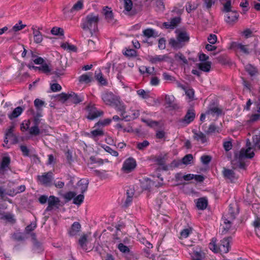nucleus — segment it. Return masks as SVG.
<instances>
[{"mask_svg": "<svg viewBox=\"0 0 260 260\" xmlns=\"http://www.w3.org/2000/svg\"><path fill=\"white\" fill-rule=\"evenodd\" d=\"M251 144L249 140L247 141L246 148H243L241 149L239 154H236L234 159L232 161V164L236 167L242 169H245V163L244 160L245 158H252L254 156V148L251 146Z\"/></svg>", "mask_w": 260, "mask_h": 260, "instance_id": "nucleus-1", "label": "nucleus"}, {"mask_svg": "<svg viewBox=\"0 0 260 260\" xmlns=\"http://www.w3.org/2000/svg\"><path fill=\"white\" fill-rule=\"evenodd\" d=\"M100 18L98 14L90 13L82 19L81 27L84 31H89L91 36L98 31V25Z\"/></svg>", "mask_w": 260, "mask_h": 260, "instance_id": "nucleus-2", "label": "nucleus"}, {"mask_svg": "<svg viewBox=\"0 0 260 260\" xmlns=\"http://www.w3.org/2000/svg\"><path fill=\"white\" fill-rule=\"evenodd\" d=\"M216 239L212 238L209 244V248L215 253L220 252L221 254L227 253L230 250L231 243L232 241L231 237L224 238L220 241L217 246L216 244Z\"/></svg>", "mask_w": 260, "mask_h": 260, "instance_id": "nucleus-3", "label": "nucleus"}, {"mask_svg": "<svg viewBox=\"0 0 260 260\" xmlns=\"http://www.w3.org/2000/svg\"><path fill=\"white\" fill-rule=\"evenodd\" d=\"M189 36L186 31H180L178 32L176 39L171 38L169 41V44L174 49L178 50L188 43L189 41Z\"/></svg>", "mask_w": 260, "mask_h": 260, "instance_id": "nucleus-4", "label": "nucleus"}, {"mask_svg": "<svg viewBox=\"0 0 260 260\" xmlns=\"http://www.w3.org/2000/svg\"><path fill=\"white\" fill-rule=\"evenodd\" d=\"M53 174L51 171L44 173L41 175L37 176L38 182L46 187H50L53 185Z\"/></svg>", "mask_w": 260, "mask_h": 260, "instance_id": "nucleus-5", "label": "nucleus"}, {"mask_svg": "<svg viewBox=\"0 0 260 260\" xmlns=\"http://www.w3.org/2000/svg\"><path fill=\"white\" fill-rule=\"evenodd\" d=\"M196 117V112L194 109L191 108L187 110L183 118L178 121L181 126L185 127L192 122Z\"/></svg>", "mask_w": 260, "mask_h": 260, "instance_id": "nucleus-6", "label": "nucleus"}, {"mask_svg": "<svg viewBox=\"0 0 260 260\" xmlns=\"http://www.w3.org/2000/svg\"><path fill=\"white\" fill-rule=\"evenodd\" d=\"M136 166V159L132 157H129L124 161L121 170L125 173H129L134 170Z\"/></svg>", "mask_w": 260, "mask_h": 260, "instance_id": "nucleus-7", "label": "nucleus"}, {"mask_svg": "<svg viewBox=\"0 0 260 260\" xmlns=\"http://www.w3.org/2000/svg\"><path fill=\"white\" fill-rule=\"evenodd\" d=\"M102 99L106 105L112 106L118 103L119 98L112 92L106 91L102 93Z\"/></svg>", "mask_w": 260, "mask_h": 260, "instance_id": "nucleus-8", "label": "nucleus"}, {"mask_svg": "<svg viewBox=\"0 0 260 260\" xmlns=\"http://www.w3.org/2000/svg\"><path fill=\"white\" fill-rule=\"evenodd\" d=\"M86 109L88 111V115L86 116V118L90 120H92L103 114V112L98 110L94 105H88L86 107Z\"/></svg>", "mask_w": 260, "mask_h": 260, "instance_id": "nucleus-9", "label": "nucleus"}, {"mask_svg": "<svg viewBox=\"0 0 260 260\" xmlns=\"http://www.w3.org/2000/svg\"><path fill=\"white\" fill-rule=\"evenodd\" d=\"M224 20L230 25H234L238 20L239 15L236 11H230L225 13Z\"/></svg>", "mask_w": 260, "mask_h": 260, "instance_id": "nucleus-10", "label": "nucleus"}, {"mask_svg": "<svg viewBox=\"0 0 260 260\" xmlns=\"http://www.w3.org/2000/svg\"><path fill=\"white\" fill-rule=\"evenodd\" d=\"M168 156L167 154L159 155L156 156L154 159V162L158 166H160V169L164 171H168V167L166 164V162L167 160Z\"/></svg>", "mask_w": 260, "mask_h": 260, "instance_id": "nucleus-11", "label": "nucleus"}, {"mask_svg": "<svg viewBox=\"0 0 260 260\" xmlns=\"http://www.w3.org/2000/svg\"><path fill=\"white\" fill-rule=\"evenodd\" d=\"M103 13L105 16V18L107 22L113 25L115 22V20L114 18L113 13L111 9L108 7H105L103 10Z\"/></svg>", "mask_w": 260, "mask_h": 260, "instance_id": "nucleus-12", "label": "nucleus"}, {"mask_svg": "<svg viewBox=\"0 0 260 260\" xmlns=\"http://www.w3.org/2000/svg\"><path fill=\"white\" fill-rule=\"evenodd\" d=\"M11 158L9 156H5L2 157L0 165V174H4L6 171L10 169Z\"/></svg>", "mask_w": 260, "mask_h": 260, "instance_id": "nucleus-13", "label": "nucleus"}, {"mask_svg": "<svg viewBox=\"0 0 260 260\" xmlns=\"http://www.w3.org/2000/svg\"><path fill=\"white\" fill-rule=\"evenodd\" d=\"M181 17H175L171 19L170 21L166 22L163 23V26L167 29H174L175 28L180 22Z\"/></svg>", "mask_w": 260, "mask_h": 260, "instance_id": "nucleus-14", "label": "nucleus"}, {"mask_svg": "<svg viewBox=\"0 0 260 260\" xmlns=\"http://www.w3.org/2000/svg\"><path fill=\"white\" fill-rule=\"evenodd\" d=\"M231 48L235 51L240 50L245 54H248L249 53V50L246 45H244L237 42H233L231 43Z\"/></svg>", "mask_w": 260, "mask_h": 260, "instance_id": "nucleus-15", "label": "nucleus"}, {"mask_svg": "<svg viewBox=\"0 0 260 260\" xmlns=\"http://www.w3.org/2000/svg\"><path fill=\"white\" fill-rule=\"evenodd\" d=\"M223 224L221 225V234H225L231 229L233 220L228 219L225 216L222 217Z\"/></svg>", "mask_w": 260, "mask_h": 260, "instance_id": "nucleus-16", "label": "nucleus"}, {"mask_svg": "<svg viewBox=\"0 0 260 260\" xmlns=\"http://www.w3.org/2000/svg\"><path fill=\"white\" fill-rule=\"evenodd\" d=\"M222 110L217 106H210L208 110L206 112L207 115H211L212 116L219 117L222 114Z\"/></svg>", "mask_w": 260, "mask_h": 260, "instance_id": "nucleus-17", "label": "nucleus"}, {"mask_svg": "<svg viewBox=\"0 0 260 260\" xmlns=\"http://www.w3.org/2000/svg\"><path fill=\"white\" fill-rule=\"evenodd\" d=\"M81 228V226L79 222H74L69 230L68 234L70 236H75L80 231Z\"/></svg>", "mask_w": 260, "mask_h": 260, "instance_id": "nucleus-18", "label": "nucleus"}, {"mask_svg": "<svg viewBox=\"0 0 260 260\" xmlns=\"http://www.w3.org/2000/svg\"><path fill=\"white\" fill-rule=\"evenodd\" d=\"M124 10L127 12H131V15H133L137 13L135 7L133 6L132 0H124Z\"/></svg>", "mask_w": 260, "mask_h": 260, "instance_id": "nucleus-19", "label": "nucleus"}, {"mask_svg": "<svg viewBox=\"0 0 260 260\" xmlns=\"http://www.w3.org/2000/svg\"><path fill=\"white\" fill-rule=\"evenodd\" d=\"M167 55H155L152 56L149 55L148 56V60L152 64H155L157 62H160L166 60L167 58H168Z\"/></svg>", "mask_w": 260, "mask_h": 260, "instance_id": "nucleus-20", "label": "nucleus"}, {"mask_svg": "<svg viewBox=\"0 0 260 260\" xmlns=\"http://www.w3.org/2000/svg\"><path fill=\"white\" fill-rule=\"evenodd\" d=\"M223 175L225 179L229 180L231 182L237 180L234 172L230 169L224 168Z\"/></svg>", "mask_w": 260, "mask_h": 260, "instance_id": "nucleus-21", "label": "nucleus"}, {"mask_svg": "<svg viewBox=\"0 0 260 260\" xmlns=\"http://www.w3.org/2000/svg\"><path fill=\"white\" fill-rule=\"evenodd\" d=\"M31 29L33 30L34 42L37 44L41 43L43 41V37L40 31V28L36 26H32Z\"/></svg>", "mask_w": 260, "mask_h": 260, "instance_id": "nucleus-22", "label": "nucleus"}, {"mask_svg": "<svg viewBox=\"0 0 260 260\" xmlns=\"http://www.w3.org/2000/svg\"><path fill=\"white\" fill-rule=\"evenodd\" d=\"M88 180L86 179H82L80 180L77 184V189H79L80 192L83 194L88 188Z\"/></svg>", "mask_w": 260, "mask_h": 260, "instance_id": "nucleus-23", "label": "nucleus"}, {"mask_svg": "<svg viewBox=\"0 0 260 260\" xmlns=\"http://www.w3.org/2000/svg\"><path fill=\"white\" fill-rule=\"evenodd\" d=\"M87 135L89 138L96 141L99 137H103L104 135V132L102 128H98L91 131Z\"/></svg>", "mask_w": 260, "mask_h": 260, "instance_id": "nucleus-24", "label": "nucleus"}, {"mask_svg": "<svg viewBox=\"0 0 260 260\" xmlns=\"http://www.w3.org/2000/svg\"><path fill=\"white\" fill-rule=\"evenodd\" d=\"M69 95V100L74 104H78L84 100V96L81 94L78 95L74 92H71Z\"/></svg>", "mask_w": 260, "mask_h": 260, "instance_id": "nucleus-25", "label": "nucleus"}, {"mask_svg": "<svg viewBox=\"0 0 260 260\" xmlns=\"http://www.w3.org/2000/svg\"><path fill=\"white\" fill-rule=\"evenodd\" d=\"M193 138L197 141H200L202 143H205L207 141L206 135L202 132L193 131Z\"/></svg>", "mask_w": 260, "mask_h": 260, "instance_id": "nucleus-26", "label": "nucleus"}, {"mask_svg": "<svg viewBox=\"0 0 260 260\" xmlns=\"http://www.w3.org/2000/svg\"><path fill=\"white\" fill-rule=\"evenodd\" d=\"M112 106H115L116 109L121 113V116L124 119V117L126 116L125 115L126 107L123 103L120 101L119 99L118 100V103L116 104H113Z\"/></svg>", "mask_w": 260, "mask_h": 260, "instance_id": "nucleus-27", "label": "nucleus"}, {"mask_svg": "<svg viewBox=\"0 0 260 260\" xmlns=\"http://www.w3.org/2000/svg\"><path fill=\"white\" fill-rule=\"evenodd\" d=\"M196 205L199 209L204 210L208 205V201L205 198H199L198 199Z\"/></svg>", "mask_w": 260, "mask_h": 260, "instance_id": "nucleus-28", "label": "nucleus"}, {"mask_svg": "<svg viewBox=\"0 0 260 260\" xmlns=\"http://www.w3.org/2000/svg\"><path fill=\"white\" fill-rule=\"evenodd\" d=\"M23 111V109L21 107H17L14 109L12 112L8 115L10 119L12 120L18 117Z\"/></svg>", "mask_w": 260, "mask_h": 260, "instance_id": "nucleus-29", "label": "nucleus"}, {"mask_svg": "<svg viewBox=\"0 0 260 260\" xmlns=\"http://www.w3.org/2000/svg\"><path fill=\"white\" fill-rule=\"evenodd\" d=\"M180 87L185 90V94L190 101L194 100V91L192 88H186L184 85H181Z\"/></svg>", "mask_w": 260, "mask_h": 260, "instance_id": "nucleus-30", "label": "nucleus"}, {"mask_svg": "<svg viewBox=\"0 0 260 260\" xmlns=\"http://www.w3.org/2000/svg\"><path fill=\"white\" fill-rule=\"evenodd\" d=\"M92 73H88L82 75L79 77V82L84 83H89L91 81Z\"/></svg>", "mask_w": 260, "mask_h": 260, "instance_id": "nucleus-31", "label": "nucleus"}, {"mask_svg": "<svg viewBox=\"0 0 260 260\" xmlns=\"http://www.w3.org/2000/svg\"><path fill=\"white\" fill-rule=\"evenodd\" d=\"M130 115H126L124 119L126 121H130L133 119H136L140 115V111L138 110H131Z\"/></svg>", "mask_w": 260, "mask_h": 260, "instance_id": "nucleus-32", "label": "nucleus"}, {"mask_svg": "<svg viewBox=\"0 0 260 260\" xmlns=\"http://www.w3.org/2000/svg\"><path fill=\"white\" fill-rule=\"evenodd\" d=\"M144 36L147 38L156 37L158 36V33L155 32V30L152 28H147L143 31Z\"/></svg>", "mask_w": 260, "mask_h": 260, "instance_id": "nucleus-33", "label": "nucleus"}, {"mask_svg": "<svg viewBox=\"0 0 260 260\" xmlns=\"http://www.w3.org/2000/svg\"><path fill=\"white\" fill-rule=\"evenodd\" d=\"M211 63L209 61L200 63L199 64V68L202 71L208 72L211 69Z\"/></svg>", "mask_w": 260, "mask_h": 260, "instance_id": "nucleus-34", "label": "nucleus"}, {"mask_svg": "<svg viewBox=\"0 0 260 260\" xmlns=\"http://www.w3.org/2000/svg\"><path fill=\"white\" fill-rule=\"evenodd\" d=\"M217 60L222 64H230L231 62L230 58L226 55H221L217 57Z\"/></svg>", "mask_w": 260, "mask_h": 260, "instance_id": "nucleus-35", "label": "nucleus"}, {"mask_svg": "<svg viewBox=\"0 0 260 260\" xmlns=\"http://www.w3.org/2000/svg\"><path fill=\"white\" fill-rule=\"evenodd\" d=\"M87 242V237L86 235H82L79 239L78 243L80 247L85 250H87L86 243Z\"/></svg>", "mask_w": 260, "mask_h": 260, "instance_id": "nucleus-36", "label": "nucleus"}, {"mask_svg": "<svg viewBox=\"0 0 260 260\" xmlns=\"http://www.w3.org/2000/svg\"><path fill=\"white\" fill-rule=\"evenodd\" d=\"M236 213L235 212L234 209L232 206V205L230 204L229 207L228 214L224 215L223 216H225L228 219L233 220L236 217Z\"/></svg>", "mask_w": 260, "mask_h": 260, "instance_id": "nucleus-37", "label": "nucleus"}, {"mask_svg": "<svg viewBox=\"0 0 260 260\" xmlns=\"http://www.w3.org/2000/svg\"><path fill=\"white\" fill-rule=\"evenodd\" d=\"M32 68L42 71L43 73L46 74H48L50 72L49 66L46 63H43L40 67L32 66Z\"/></svg>", "mask_w": 260, "mask_h": 260, "instance_id": "nucleus-38", "label": "nucleus"}, {"mask_svg": "<svg viewBox=\"0 0 260 260\" xmlns=\"http://www.w3.org/2000/svg\"><path fill=\"white\" fill-rule=\"evenodd\" d=\"M245 70L251 76H254L257 73L256 68L251 64L245 66Z\"/></svg>", "mask_w": 260, "mask_h": 260, "instance_id": "nucleus-39", "label": "nucleus"}, {"mask_svg": "<svg viewBox=\"0 0 260 260\" xmlns=\"http://www.w3.org/2000/svg\"><path fill=\"white\" fill-rule=\"evenodd\" d=\"M95 75L96 79L101 83V85H106L107 84L106 79L103 77V76L100 71L98 73L96 71Z\"/></svg>", "mask_w": 260, "mask_h": 260, "instance_id": "nucleus-40", "label": "nucleus"}, {"mask_svg": "<svg viewBox=\"0 0 260 260\" xmlns=\"http://www.w3.org/2000/svg\"><path fill=\"white\" fill-rule=\"evenodd\" d=\"M223 5V12L226 13L232 11L231 10V0H220Z\"/></svg>", "mask_w": 260, "mask_h": 260, "instance_id": "nucleus-41", "label": "nucleus"}, {"mask_svg": "<svg viewBox=\"0 0 260 260\" xmlns=\"http://www.w3.org/2000/svg\"><path fill=\"white\" fill-rule=\"evenodd\" d=\"M41 131L39 129V126L34 125L30 127L29 130V134L32 136H37L40 135Z\"/></svg>", "mask_w": 260, "mask_h": 260, "instance_id": "nucleus-42", "label": "nucleus"}, {"mask_svg": "<svg viewBox=\"0 0 260 260\" xmlns=\"http://www.w3.org/2000/svg\"><path fill=\"white\" fill-rule=\"evenodd\" d=\"M48 201L50 206H55L60 202L59 199L54 196H50Z\"/></svg>", "mask_w": 260, "mask_h": 260, "instance_id": "nucleus-43", "label": "nucleus"}, {"mask_svg": "<svg viewBox=\"0 0 260 260\" xmlns=\"http://www.w3.org/2000/svg\"><path fill=\"white\" fill-rule=\"evenodd\" d=\"M192 232V228L189 227L188 228L183 229L180 232V238H186Z\"/></svg>", "mask_w": 260, "mask_h": 260, "instance_id": "nucleus-44", "label": "nucleus"}, {"mask_svg": "<svg viewBox=\"0 0 260 260\" xmlns=\"http://www.w3.org/2000/svg\"><path fill=\"white\" fill-rule=\"evenodd\" d=\"M51 33L53 35L62 36L64 35L63 29L60 27H53L51 30Z\"/></svg>", "mask_w": 260, "mask_h": 260, "instance_id": "nucleus-45", "label": "nucleus"}, {"mask_svg": "<svg viewBox=\"0 0 260 260\" xmlns=\"http://www.w3.org/2000/svg\"><path fill=\"white\" fill-rule=\"evenodd\" d=\"M204 253L202 252L194 251L192 255V260H203Z\"/></svg>", "mask_w": 260, "mask_h": 260, "instance_id": "nucleus-46", "label": "nucleus"}, {"mask_svg": "<svg viewBox=\"0 0 260 260\" xmlns=\"http://www.w3.org/2000/svg\"><path fill=\"white\" fill-rule=\"evenodd\" d=\"M149 145V142L147 140H144L142 142L137 143L136 148L140 150H143Z\"/></svg>", "mask_w": 260, "mask_h": 260, "instance_id": "nucleus-47", "label": "nucleus"}, {"mask_svg": "<svg viewBox=\"0 0 260 260\" xmlns=\"http://www.w3.org/2000/svg\"><path fill=\"white\" fill-rule=\"evenodd\" d=\"M84 196L82 193L78 195L77 197H75L73 200V203L77 205H81L84 200Z\"/></svg>", "mask_w": 260, "mask_h": 260, "instance_id": "nucleus-48", "label": "nucleus"}, {"mask_svg": "<svg viewBox=\"0 0 260 260\" xmlns=\"http://www.w3.org/2000/svg\"><path fill=\"white\" fill-rule=\"evenodd\" d=\"M193 160V156L191 154H188L185 155L182 159V164L185 165H188L191 163Z\"/></svg>", "mask_w": 260, "mask_h": 260, "instance_id": "nucleus-49", "label": "nucleus"}, {"mask_svg": "<svg viewBox=\"0 0 260 260\" xmlns=\"http://www.w3.org/2000/svg\"><path fill=\"white\" fill-rule=\"evenodd\" d=\"M111 120L110 119H109V118L105 119L103 120H100L99 122H98L97 123H96L94 127H96V126L100 127L101 126H104L109 125L111 123Z\"/></svg>", "mask_w": 260, "mask_h": 260, "instance_id": "nucleus-50", "label": "nucleus"}, {"mask_svg": "<svg viewBox=\"0 0 260 260\" xmlns=\"http://www.w3.org/2000/svg\"><path fill=\"white\" fill-rule=\"evenodd\" d=\"M117 248L120 252L126 254L130 252L129 248L122 243H119L118 245Z\"/></svg>", "mask_w": 260, "mask_h": 260, "instance_id": "nucleus-51", "label": "nucleus"}, {"mask_svg": "<svg viewBox=\"0 0 260 260\" xmlns=\"http://www.w3.org/2000/svg\"><path fill=\"white\" fill-rule=\"evenodd\" d=\"M30 121L29 120L24 121L22 122L20 126V129L22 131H26L29 130Z\"/></svg>", "mask_w": 260, "mask_h": 260, "instance_id": "nucleus-52", "label": "nucleus"}, {"mask_svg": "<svg viewBox=\"0 0 260 260\" xmlns=\"http://www.w3.org/2000/svg\"><path fill=\"white\" fill-rule=\"evenodd\" d=\"M89 159L92 164H98L99 165H101L104 164L103 159L100 158H96L94 156H90Z\"/></svg>", "mask_w": 260, "mask_h": 260, "instance_id": "nucleus-53", "label": "nucleus"}, {"mask_svg": "<svg viewBox=\"0 0 260 260\" xmlns=\"http://www.w3.org/2000/svg\"><path fill=\"white\" fill-rule=\"evenodd\" d=\"M25 26H26V25L22 24V21H19L18 23H17L14 26H13V27L12 28V30L15 32H17L18 31H19V30L22 29Z\"/></svg>", "mask_w": 260, "mask_h": 260, "instance_id": "nucleus-54", "label": "nucleus"}, {"mask_svg": "<svg viewBox=\"0 0 260 260\" xmlns=\"http://www.w3.org/2000/svg\"><path fill=\"white\" fill-rule=\"evenodd\" d=\"M13 238L17 241H22L25 240V237L23 233H17L13 235Z\"/></svg>", "mask_w": 260, "mask_h": 260, "instance_id": "nucleus-55", "label": "nucleus"}, {"mask_svg": "<svg viewBox=\"0 0 260 260\" xmlns=\"http://www.w3.org/2000/svg\"><path fill=\"white\" fill-rule=\"evenodd\" d=\"M123 54L128 57H135L137 55L136 51L133 49H126Z\"/></svg>", "mask_w": 260, "mask_h": 260, "instance_id": "nucleus-56", "label": "nucleus"}, {"mask_svg": "<svg viewBox=\"0 0 260 260\" xmlns=\"http://www.w3.org/2000/svg\"><path fill=\"white\" fill-rule=\"evenodd\" d=\"M212 157L209 155H204L201 157V161L204 165H208L211 161Z\"/></svg>", "mask_w": 260, "mask_h": 260, "instance_id": "nucleus-57", "label": "nucleus"}, {"mask_svg": "<svg viewBox=\"0 0 260 260\" xmlns=\"http://www.w3.org/2000/svg\"><path fill=\"white\" fill-rule=\"evenodd\" d=\"M14 128V125H11L9 127V128L8 129L6 133L5 136H6V139H7L8 138H10L11 137H14L13 134V130Z\"/></svg>", "mask_w": 260, "mask_h": 260, "instance_id": "nucleus-58", "label": "nucleus"}, {"mask_svg": "<svg viewBox=\"0 0 260 260\" xmlns=\"http://www.w3.org/2000/svg\"><path fill=\"white\" fill-rule=\"evenodd\" d=\"M82 2L81 1H78L72 8L71 12H73L74 11H79L82 9Z\"/></svg>", "mask_w": 260, "mask_h": 260, "instance_id": "nucleus-59", "label": "nucleus"}, {"mask_svg": "<svg viewBox=\"0 0 260 260\" xmlns=\"http://www.w3.org/2000/svg\"><path fill=\"white\" fill-rule=\"evenodd\" d=\"M44 102L39 99H36L34 101V105L37 109L40 110V109L44 105Z\"/></svg>", "mask_w": 260, "mask_h": 260, "instance_id": "nucleus-60", "label": "nucleus"}, {"mask_svg": "<svg viewBox=\"0 0 260 260\" xmlns=\"http://www.w3.org/2000/svg\"><path fill=\"white\" fill-rule=\"evenodd\" d=\"M76 195V193L75 192L69 191L64 194L63 198L67 201H70L74 199Z\"/></svg>", "mask_w": 260, "mask_h": 260, "instance_id": "nucleus-61", "label": "nucleus"}, {"mask_svg": "<svg viewBox=\"0 0 260 260\" xmlns=\"http://www.w3.org/2000/svg\"><path fill=\"white\" fill-rule=\"evenodd\" d=\"M104 149L107 152L110 153L112 155L114 156H117L118 155V153L117 151L112 149L110 146H106L104 147Z\"/></svg>", "mask_w": 260, "mask_h": 260, "instance_id": "nucleus-62", "label": "nucleus"}, {"mask_svg": "<svg viewBox=\"0 0 260 260\" xmlns=\"http://www.w3.org/2000/svg\"><path fill=\"white\" fill-rule=\"evenodd\" d=\"M32 57L34 58L33 61L35 64L41 65L44 62V60L41 57L37 56L35 55H32Z\"/></svg>", "mask_w": 260, "mask_h": 260, "instance_id": "nucleus-63", "label": "nucleus"}, {"mask_svg": "<svg viewBox=\"0 0 260 260\" xmlns=\"http://www.w3.org/2000/svg\"><path fill=\"white\" fill-rule=\"evenodd\" d=\"M57 98L59 100H62L66 101L68 100H69L70 95L69 93H66L62 92L60 94L57 95Z\"/></svg>", "mask_w": 260, "mask_h": 260, "instance_id": "nucleus-64", "label": "nucleus"}]
</instances>
